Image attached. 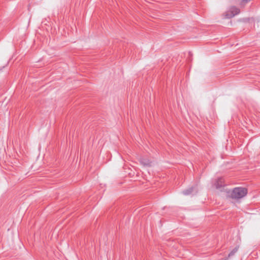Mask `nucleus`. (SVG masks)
<instances>
[{
	"mask_svg": "<svg viewBox=\"0 0 260 260\" xmlns=\"http://www.w3.org/2000/svg\"><path fill=\"white\" fill-rule=\"evenodd\" d=\"M247 192V189L245 187H235L232 190L229 197L235 200H238L246 196Z\"/></svg>",
	"mask_w": 260,
	"mask_h": 260,
	"instance_id": "obj_1",
	"label": "nucleus"
},
{
	"mask_svg": "<svg viewBox=\"0 0 260 260\" xmlns=\"http://www.w3.org/2000/svg\"><path fill=\"white\" fill-rule=\"evenodd\" d=\"M240 13V10L236 6H231L225 13L226 18H231Z\"/></svg>",
	"mask_w": 260,
	"mask_h": 260,
	"instance_id": "obj_2",
	"label": "nucleus"
},
{
	"mask_svg": "<svg viewBox=\"0 0 260 260\" xmlns=\"http://www.w3.org/2000/svg\"><path fill=\"white\" fill-rule=\"evenodd\" d=\"M225 185L224 180L222 178H218L214 183V186L217 189L220 188Z\"/></svg>",
	"mask_w": 260,
	"mask_h": 260,
	"instance_id": "obj_3",
	"label": "nucleus"
},
{
	"mask_svg": "<svg viewBox=\"0 0 260 260\" xmlns=\"http://www.w3.org/2000/svg\"><path fill=\"white\" fill-rule=\"evenodd\" d=\"M140 163L145 166L150 167L151 166V161L147 158L142 157L140 159Z\"/></svg>",
	"mask_w": 260,
	"mask_h": 260,
	"instance_id": "obj_4",
	"label": "nucleus"
},
{
	"mask_svg": "<svg viewBox=\"0 0 260 260\" xmlns=\"http://www.w3.org/2000/svg\"><path fill=\"white\" fill-rule=\"evenodd\" d=\"M193 190V187H189L186 189H185L183 191V193L184 195L187 196L191 194Z\"/></svg>",
	"mask_w": 260,
	"mask_h": 260,
	"instance_id": "obj_5",
	"label": "nucleus"
},
{
	"mask_svg": "<svg viewBox=\"0 0 260 260\" xmlns=\"http://www.w3.org/2000/svg\"><path fill=\"white\" fill-rule=\"evenodd\" d=\"M239 249V246H237L235 247L228 254V256H231L235 254V253H236Z\"/></svg>",
	"mask_w": 260,
	"mask_h": 260,
	"instance_id": "obj_6",
	"label": "nucleus"
}]
</instances>
